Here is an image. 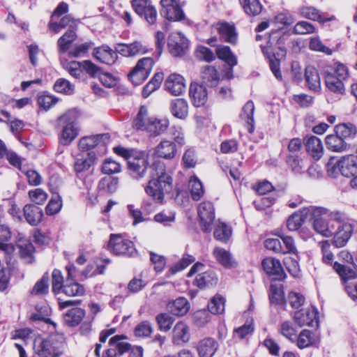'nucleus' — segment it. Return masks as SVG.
<instances>
[{"label":"nucleus","instance_id":"10","mask_svg":"<svg viewBox=\"0 0 357 357\" xmlns=\"http://www.w3.org/2000/svg\"><path fill=\"white\" fill-rule=\"evenodd\" d=\"M153 65L154 61L151 57L139 59L128 75L130 81L135 85L140 84L149 77Z\"/></svg>","mask_w":357,"mask_h":357},{"label":"nucleus","instance_id":"31","mask_svg":"<svg viewBox=\"0 0 357 357\" xmlns=\"http://www.w3.org/2000/svg\"><path fill=\"white\" fill-rule=\"evenodd\" d=\"M190 340L188 326L183 321L178 322L172 331V341L176 344L186 343Z\"/></svg>","mask_w":357,"mask_h":357},{"label":"nucleus","instance_id":"24","mask_svg":"<svg viewBox=\"0 0 357 357\" xmlns=\"http://www.w3.org/2000/svg\"><path fill=\"white\" fill-rule=\"evenodd\" d=\"M215 29L225 42L234 44L237 41V33L233 23L219 22L215 24Z\"/></svg>","mask_w":357,"mask_h":357},{"label":"nucleus","instance_id":"21","mask_svg":"<svg viewBox=\"0 0 357 357\" xmlns=\"http://www.w3.org/2000/svg\"><path fill=\"white\" fill-rule=\"evenodd\" d=\"M215 52L218 58L224 61L229 66L225 75V77L227 79L232 78L233 68L237 64L236 56L232 53L231 49L225 45L218 46Z\"/></svg>","mask_w":357,"mask_h":357},{"label":"nucleus","instance_id":"51","mask_svg":"<svg viewBox=\"0 0 357 357\" xmlns=\"http://www.w3.org/2000/svg\"><path fill=\"white\" fill-rule=\"evenodd\" d=\"M10 237V229L4 225H0V249L7 253H11L14 250L12 244L6 243Z\"/></svg>","mask_w":357,"mask_h":357},{"label":"nucleus","instance_id":"16","mask_svg":"<svg viewBox=\"0 0 357 357\" xmlns=\"http://www.w3.org/2000/svg\"><path fill=\"white\" fill-rule=\"evenodd\" d=\"M168 46L172 55L179 56L185 54L188 43L184 35L180 32H174L169 36Z\"/></svg>","mask_w":357,"mask_h":357},{"label":"nucleus","instance_id":"4","mask_svg":"<svg viewBox=\"0 0 357 357\" xmlns=\"http://www.w3.org/2000/svg\"><path fill=\"white\" fill-rule=\"evenodd\" d=\"M113 150L127 160L128 169L133 178L139 180L145 176L149 166V155L146 152L120 146L114 147Z\"/></svg>","mask_w":357,"mask_h":357},{"label":"nucleus","instance_id":"64","mask_svg":"<svg viewBox=\"0 0 357 357\" xmlns=\"http://www.w3.org/2000/svg\"><path fill=\"white\" fill-rule=\"evenodd\" d=\"M49 277L47 275H44L40 280L38 281L31 290L33 295H45L49 291Z\"/></svg>","mask_w":357,"mask_h":357},{"label":"nucleus","instance_id":"13","mask_svg":"<svg viewBox=\"0 0 357 357\" xmlns=\"http://www.w3.org/2000/svg\"><path fill=\"white\" fill-rule=\"evenodd\" d=\"M161 15L171 21H179L185 15L180 0H160Z\"/></svg>","mask_w":357,"mask_h":357},{"label":"nucleus","instance_id":"39","mask_svg":"<svg viewBox=\"0 0 357 357\" xmlns=\"http://www.w3.org/2000/svg\"><path fill=\"white\" fill-rule=\"evenodd\" d=\"M170 109L175 117L184 119L188 114V105L185 99L176 98L171 102Z\"/></svg>","mask_w":357,"mask_h":357},{"label":"nucleus","instance_id":"43","mask_svg":"<svg viewBox=\"0 0 357 357\" xmlns=\"http://www.w3.org/2000/svg\"><path fill=\"white\" fill-rule=\"evenodd\" d=\"M63 68L73 77L79 79H84V73L82 68V61H61Z\"/></svg>","mask_w":357,"mask_h":357},{"label":"nucleus","instance_id":"33","mask_svg":"<svg viewBox=\"0 0 357 357\" xmlns=\"http://www.w3.org/2000/svg\"><path fill=\"white\" fill-rule=\"evenodd\" d=\"M168 311L175 316H183L190 309V305L186 298L180 297L169 302L167 305Z\"/></svg>","mask_w":357,"mask_h":357},{"label":"nucleus","instance_id":"18","mask_svg":"<svg viewBox=\"0 0 357 357\" xmlns=\"http://www.w3.org/2000/svg\"><path fill=\"white\" fill-rule=\"evenodd\" d=\"M337 230L333 234V243L336 248L344 247L350 238L353 227L351 224L346 222V220L341 223H337Z\"/></svg>","mask_w":357,"mask_h":357},{"label":"nucleus","instance_id":"38","mask_svg":"<svg viewBox=\"0 0 357 357\" xmlns=\"http://www.w3.org/2000/svg\"><path fill=\"white\" fill-rule=\"evenodd\" d=\"M107 134L84 137L79 141V149L82 151H89L96 147L101 141L104 140V139H107Z\"/></svg>","mask_w":357,"mask_h":357},{"label":"nucleus","instance_id":"45","mask_svg":"<svg viewBox=\"0 0 357 357\" xmlns=\"http://www.w3.org/2000/svg\"><path fill=\"white\" fill-rule=\"evenodd\" d=\"M217 282V278L215 273L212 271H205L196 276L194 284L199 288H204L210 285H213Z\"/></svg>","mask_w":357,"mask_h":357},{"label":"nucleus","instance_id":"46","mask_svg":"<svg viewBox=\"0 0 357 357\" xmlns=\"http://www.w3.org/2000/svg\"><path fill=\"white\" fill-rule=\"evenodd\" d=\"M333 268L338 273L340 278L344 281L357 278L356 266L351 268L348 266L342 265L337 262H334Z\"/></svg>","mask_w":357,"mask_h":357},{"label":"nucleus","instance_id":"50","mask_svg":"<svg viewBox=\"0 0 357 357\" xmlns=\"http://www.w3.org/2000/svg\"><path fill=\"white\" fill-rule=\"evenodd\" d=\"M324 73H330L332 75L342 79H348L349 77L348 68L340 62H336L332 66H328Z\"/></svg>","mask_w":357,"mask_h":357},{"label":"nucleus","instance_id":"27","mask_svg":"<svg viewBox=\"0 0 357 357\" xmlns=\"http://www.w3.org/2000/svg\"><path fill=\"white\" fill-rule=\"evenodd\" d=\"M23 212L26 221L31 226H36L42 221L43 210L34 204H26Z\"/></svg>","mask_w":357,"mask_h":357},{"label":"nucleus","instance_id":"26","mask_svg":"<svg viewBox=\"0 0 357 357\" xmlns=\"http://www.w3.org/2000/svg\"><path fill=\"white\" fill-rule=\"evenodd\" d=\"M176 145L169 140L161 141L154 149V154L158 158L167 160L172 159L176 154Z\"/></svg>","mask_w":357,"mask_h":357},{"label":"nucleus","instance_id":"22","mask_svg":"<svg viewBox=\"0 0 357 357\" xmlns=\"http://www.w3.org/2000/svg\"><path fill=\"white\" fill-rule=\"evenodd\" d=\"M261 264L264 271L273 276L274 280H280L284 278L285 273L278 259L266 257L262 261Z\"/></svg>","mask_w":357,"mask_h":357},{"label":"nucleus","instance_id":"58","mask_svg":"<svg viewBox=\"0 0 357 357\" xmlns=\"http://www.w3.org/2000/svg\"><path fill=\"white\" fill-rule=\"evenodd\" d=\"M208 309L212 314H221L225 310V298L221 296H215L208 304Z\"/></svg>","mask_w":357,"mask_h":357},{"label":"nucleus","instance_id":"47","mask_svg":"<svg viewBox=\"0 0 357 357\" xmlns=\"http://www.w3.org/2000/svg\"><path fill=\"white\" fill-rule=\"evenodd\" d=\"M76 38L75 29H68L57 41L59 52L60 53L66 52Z\"/></svg>","mask_w":357,"mask_h":357},{"label":"nucleus","instance_id":"60","mask_svg":"<svg viewBox=\"0 0 357 357\" xmlns=\"http://www.w3.org/2000/svg\"><path fill=\"white\" fill-rule=\"evenodd\" d=\"M314 342L312 333L309 330H303L297 337V346L304 349L311 346Z\"/></svg>","mask_w":357,"mask_h":357},{"label":"nucleus","instance_id":"59","mask_svg":"<svg viewBox=\"0 0 357 357\" xmlns=\"http://www.w3.org/2000/svg\"><path fill=\"white\" fill-rule=\"evenodd\" d=\"M159 329L162 331L167 332L170 330L174 319L167 313H160L155 317Z\"/></svg>","mask_w":357,"mask_h":357},{"label":"nucleus","instance_id":"30","mask_svg":"<svg viewBox=\"0 0 357 357\" xmlns=\"http://www.w3.org/2000/svg\"><path fill=\"white\" fill-rule=\"evenodd\" d=\"M326 87L332 92L337 94H343L345 92L344 83L347 79H342L333 76L330 73H324Z\"/></svg>","mask_w":357,"mask_h":357},{"label":"nucleus","instance_id":"9","mask_svg":"<svg viewBox=\"0 0 357 357\" xmlns=\"http://www.w3.org/2000/svg\"><path fill=\"white\" fill-rule=\"evenodd\" d=\"M107 247L116 255L131 257L136 252L133 243L120 234H111Z\"/></svg>","mask_w":357,"mask_h":357},{"label":"nucleus","instance_id":"62","mask_svg":"<svg viewBox=\"0 0 357 357\" xmlns=\"http://www.w3.org/2000/svg\"><path fill=\"white\" fill-rule=\"evenodd\" d=\"M54 89L56 92L70 95L73 93L75 86L68 80L60 78L55 82Z\"/></svg>","mask_w":357,"mask_h":357},{"label":"nucleus","instance_id":"29","mask_svg":"<svg viewBox=\"0 0 357 357\" xmlns=\"http://www.w3.org/2000/svg\"><path fill=\"white\" fill-rule=\"evenodd\" d=\"M308 207L303 208L298 213H294L290 215L287 221V227L289 231L298 230L309 217L310 213L307 210Z\"/></svg>","mask_w":357,"mask_h":357},{"label":"nucleus","instance_id":"44","mask_svg":"<svg viewBox=\"0 0 357 357\" xmlns=\"http://www.w3.org/2000/svg\"><path fill=\"white\" fill-rule=\"evenodd\" d=\"M326 144L328 149L334 152H342L346 149L347 144L341 137L335 134L328 135L326 137Z\"/></svg>","mask_w":357,"mask_h":357},{"label":"nucleus","instance_id":"54","mask_svg":"<svg viewBox=\"0 0 357 357\" xmlns=\"http://www.w3.org/2000/svg\"><path fill=\"white\" fill-rule=\"evenodd\" d=\"M244 11L249 15H259L262 10V6L259 0H240Z\"/></svg>","mask_w":357,"mask_h":357},{"label":"nucleus","instance_id":"35","mask_svg":"<svg viewBox=\"0 0 357 357\" xmlns=\"http://www.w3.org/2000/svg\"><path fill=\"white\" fill-rule=\"evenodd\" d=\"M305 81L307 87L312 91H319L321 88V79L317 70L312 66H308L305 68Z\"/></svg>","mask_w":357,"mask_h":357},{"label":"nucleus","instance_id":"55","mask_svg":"<svg viewBox=\"0 0 357 357\" xmlns=\"http://www.w3.org/2000/svg\"><path fill=\"white\" fill-rule=\"evenodd\" d=\"M119 179L116 177H105L98 183V188L105 192L113 193L118 188Z\"/></svg>","mask_w":357,"mask_h":357},{"label":"nucleus","instance_id":"49","mask_svg":"<svg viewBox=\"0 0 357 357\" xmlns=\"http://www.w3.org/2000/svg\"><path fill=\"white\" fill-rule=\"evenodd\" d=\"M96 158L93 152L88 153L86 158H77L75 162V169L77 172L88 170L95 162Z\"/></svg>","mask_w":357,"mask_h":357},{"label":"nucleus","instance_id":"15","mask_svg":"<svg viewBox=\"0 0 357 357\" xmlns=\"http://www.w3.org/2000/svg\"><path fill=\"white\" fill-rule=\"evenodd\" d=\"M130 344L123 341L119 335L112 337L109 342V348L102 357H128Z\"/></svg>","mask_w":357,"mask_h":357},{"label":"nucleus","instance_id":"37","mask_svg":"<svg viewBox=\"0 0 357 357\" xmlns=\"http://www.w3.org/2000/svg\"><path fill=\"white\" fill-rule=\"evenodd\" d=\"M306 149L308 153L315 160H319L323 155V145L319 138L310 137L306 142Z\"/></svg>","mask_w":357,"mask_h":357},{"label":"nucleus","instance_id":"52","mask_svg":"<svg viewBox=\"0 0 357 357\" xmlns=\"http://www.w3.org/2000/svg\"><path fill=\"white\" fill-rule=\"evenodd\" d=\"M321 254L322 261L328 265H331L334 261V255L331 250L332 245L329 241L324 240L318 243Z\"/></svg>","mask_w":357,"mask_h":357},{"label":"nucleus","instance_id":"25","mask_svg":"<svg viewBox=\"0 0 357 357\" xmlns=\"http://www.w3.org/2000/svg\"><path fill=\"white\" fill-rule=\"evenodd\" d=\"M200 77L205 86L215 87L219 84L220 75L214 66L206 65L201 69Z\"/></svg>","mask_w":357,"mask_h":357},{"label":"nucleus","instance_id":"14","mask_svg":"<svg viewBox=\"0 0 357 357\" xmlns=\"http://www.w3.org/2000/svg\"><path fill=\"white\" fill-rule=\"evenodd\" d=\"M198 215L202 231L210 232L215 220V209L213 204L210 202L201 203L198 207Z\"/></svg>","mask_w":357,"mask_h":357},{"label":"nucleus","instance_id":"7","mask_svg":"<svg viewBox=\"0 0 357 357\" xmlns=\"http://www.w3.org/2000/svg\"><path fill=\"white\" fill-rule=\"evenodd\" d=\"M357 172V156L347 155L338 160L331 169H328L330 176L336 177L338 173L343 176L350 177Z\"/></svg>","mask_w":357,"mask_h":357},{"label":"nucleus","instance_id":"3","mask_svg":"<svg viewBox=\"0 0 357 357\" xmlns=\"http://www.w3.org/2000/svg\"><path fill=\"white\" fill-rule=\"evenodd\" d=\"M148 52V47L139 41L131 43H119L113 50L107 45L94 48L93 56L100 62L107 64H114L118 59L117 53L123 56L132 57L144 54Z\"/></svg>","mask_w":357,"mask_h":357},{"label":"nucleus","instance_id":"5","mask_svg":"<svg viewBox=\"0 0 357 357\" xmlns=\"http://www.w3.org/2000/svg\"><path fill=\"white\" fill-rule=\"evenodd\" d=\"M282 32L272 31L268 36L266 46L261 45L263 54L267 57L271 71L278 79H282L280 60L285 56L286 50L280 46Z\"/></svg>","mask_w":357,"mask_h":357},{"label":"nucleus","instance_id":"2","mask_svg":"<svg viewBox=\"0 0 357 357\" xmlns=\"http://www.w3.org/2000/svg\"><path fill=\"white\" fill-rule=\"evenodd\" d=\"M151 179L144 187L146 194L155 202L162 203L165 195L172 189V178L166 172L165 164L155 160L150 166Z\"/></svg>","mask_w":357,"mask_h":357},{"label":"nucleus","instance_id":"34","mask_svg":"<svg viewBox=\"0 0 357 357\" xmlns=\"http://www.w3.org/2000/svg\"><path fill=\"white\" fill-rule=\"evenodd\" d=\"M216 260L225 268H233L236 263L231 254L224 248L216 247L213 251Z\"/></svg>","mask_w":357,"mask_h":357},{"label":"nucleus","instance_id":"1","mask_svg":"<svg viewBox=\"0 0 357 357\" xmlns=\"http://www.w3.org/2000/svg\"><path fill=\"white\" fill-rule=\"evenodd\" d=\"M312 222V229L324 237L328 238L333 235L337 223L347 220L344 213L337 210H330L322 206H310L307 212Z\"/></svg>","mask_w":357,"mask_h":357},{"label":"nucleus","instance_id":"57","mask_svg":"<svg viewBox=\"0 0 357 357\" xmlns=\"http://www.w3.org/2000/svg\"><path fill=\"white\" fill-rule=\"evenodd\" d=\"M189 188L194 200H199L204 195V188L202 182L196 177H191L189 181Z\"/></svg>","mask_w":357,"mask_h":357},{"label":"nucleus","instance_id":"8","mask_svg":"<svg viewBox=\"0 0 357 357\" xmlns=\"http://www.w3.org/2000/svg\"><path fill=\"white\" fill-rule=\"evenodd\" d=\"M60 121L66 125L63 126L59 142L62 145H69L79 135V126L75 121V114L73 112H67L60 117Z\"/></svg>","mask_w":357,"mask_h":357},{"label":"nucleus","instance_id":"32","mask_svg":"<svg viewBox=\"0 0 357 357\" xmlns=\"http://www.w3.org/2000/svg\"><path fill=\"white\" fill-rule=\"evenodd\" d=\"M85 316V311L79 307H74L68 310L63 317L66 325L75 327L80 324Z\"/></svg>","mask_w":357,"mask_h":357},{"label":"nucleus","instance_id":"63","mask_svg":"<svg viewBox=\"0 0 357 357\" xmlns=\"http://www.w3.org/2000/svg\"><path fill=\"white\" fill-rule=\"evenodd\" d=\"M62 207V201L58 194L54 195L45 208L48 215H53L59 213Z\"/></svg>","mask_w":357,"mask_h":357},{"label":"nucleus","instance_id":"20","mask_svg":"<svg viewBox=\"0 0 357 357\" xmlns=\"http://www.w3.org/2000/svg\"><path fill=\"white\" fill-rule=\"evenodd\" d=\"M189 96L194 106L199 107L204 105L208 100V91L204 84L192 82L189 88Z\"/></svg>","mask_w":357,"mask_h":357},{"label":"nucleus","instance_id":"12","mask_svg":"<svg viewBox=\"0 0 357 357\" xmlns=\"http://www.w3.org/2000/svg\"><path fill=\"white\" fill-rule=\"evenodd\" d=\"M68 277L66 283L63 284L62 292L68 296H81L85 293L83 285L74 281L75 278L76 268L74 265L66 266Z\"/></svg>","mask_w":357,"mask_h":357},{"label":"nucleus","instance_id":"41","mask_svg":"<svg viewBox=\"0 0 357 357\" xmlns=\"http://www.w3.org/2000/svg\"><path fill=\"white\" fill-rule=\"evenodd\" d=\"M254 112V103L249 100L243 106L241 114V119L246 121V127L250 133L253 132L255 130Z\"/></svg>","mask_w":357,"mask_h":357},{"label":"nucleus","instance_id":"56","mask_svg":"<svg viewBox=\"0 0 357 357\" xmlns=\"http://www.w3.org/2000/svg\"><path fill=\"white\" fill-rule=\"evenodd\" d=\"M315 26L307 21L298 22L294 26L292 32L296 35H306L316 33Z\"/></svg>","mask_w":357,"mask_h":357},{"label":"nucleus","instance_id":"36","mask_svg":"<svg viewBox=\"0 0 357 357\" xmlns=\"http://www.w3.org/2000/svg\"><path fill=\"white\" fill-rule=\"evenodd\" d=\"M153 117L148 115V109L146 107L142 106L133 120L132 126L137 130L146 132V128L149 126Z\"/></svg>","mask_w":357,"mask_h":357},{"label":"nucleus","instance_id":"53","mask_svg":"<svg viewBox=\"0 0 357 357\" xmlns=\"http://www.w3.org/2000/svg\"><path fill=\"white\" fill-rule=\"evenodd\" d=\"M337 136L341 137L343 140L347 138L354 137L356 134V128L351 123H342L337 125L334 128Z\"/></svg>","mask_w":357,"mask_h":357},{"label":"nucleus","instance_id":"48","mask_svg":"<svg viewBox=\"0 0 357 357\" xmlns=\"http://www.w3.org/2000/svg\"><path fill=\"white\" fill-rule=\"evenodd\" d=\"M232 231L229 226L222 222H218L214 231V238L222 243H227L231 236Z\"/></svg>","mask_w":357,"mask_h":357},{"label":"nucleus","instance_id":"17","mask_svg":"<svg viewBox=\"0 0 357 357\" xmlns=\"http://www.w3.org/2000/svg\"><path fill=\"white\" fill-rule=\"evenodd\" d=\"M165 87L172 95L180 96L185 91V80L182 75L172 73L167 77L165 82Z\"/></svg>","mask_w":357,"mask_h":357},{"label":"nucleus","instance_id":"61","mask_svg":"<svg viewBox=\"0 0 357 357\" xmlns=\"http://www.w3.org/2000/svg\"><path fill=\"white\" fill-rule=\"evenodd\" d=\"M269 300L271 304L280 305L283 304L284 293L280 287L275 284H271L269 292Z\"/></svg>","mask_w":357,"mask_h":357},{"label":"nucleus","instance_id":"23","mask_svg":"<svg viewBox=\"0 0 357 357\" xmlns=\"http://www.w3.org/2000/svg\"><path fill=\"white\" fill-rule=\"evenodd\" d=\"M298 13L303 18L318 22L321 24L335 20L334 16L325 17L319 9L312 6H301L298 10Z\"/></svg>","mask_w":357,"mask_h":357},{"label":"nucleus","instance_id":"42","mask_svg":"<svg viewBox=\"0 0 357 357\" xmlns=\"http://www.w3.org/2000/svg\"><path fill=\"white\" fill-rule=\"evenodd\" d=\"M168 126L169 121L167 119H158L153 117L146 128V132L151 136H158L167 130Z\"/></svg>","mask_w":357,"mask_h":357},{"label":"nucleus","instance_id":"11","mask_svg":"<svg viewBox=\"0 0 357 357\" xmlns=\"http://www.w3.org/2000/svg\"><path fill=\"white\" fill-rule=\"evenodd\" d=\"M132 6L135 12L147 22L153 24L157 19V10L151 0H132Z\"/></svg>","mask_w":357,"mask_h":357},{"label":"nucleus","instance_id":"28","mask_svg":"<svg viewBox=\"0 0 357 357\" xmlns=\"http://www.w3.org/2000/svg\"><path fill=\"white\" fill-rule=\"evenodd\" d=\"M218 347V343L214 339L206 337L199 341L197 349L199 357H212Z\"/></svg>","mask_w":357,"mask_h":357},{"label":"nucleus","instance_id":"40","mask_svg":"<svg viewBox=\"0 0 357 357\" xmlns=\"http://www.w3.org/2000/svg\"><path fill=\"white\" fill-rule=\"evenodd\" d=\"M79 22L73 18L70 15L62 17L59 23L50 22L49 23V29L54 33L59 32L62 29L68 27L69 29H75Z\"/></svg>","mask_w":357,"mask_h":357},{"label":"nucleus","instance_id":"19","mask_svg":"<svg viewBox=\"0 0 357 357\" xmlns=\"http://www.w3.org/2000/svg\"><path fill=\"white\" fill-rule=\"evenodd\" d=\"M295 322L300 326H313L317 324V312L314 307H308L295 312Z\"/></svg>","mask_w":357,"mask_h":357},{"label":"nucleus","instance_id":"6","mask_svg":"<svg viewBox=\"0 0 357 357\" xmlns=\"http://www.w3.org/2000/svg\"><path fill=\"white\" fill-rule=\"evenodd\" d=\"M64 342L61 337L51 335L36 342L34 351L38 357H61L64 353Z\"/></svg>","mask_w":357,"mask_h":357}]
</instances>
